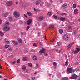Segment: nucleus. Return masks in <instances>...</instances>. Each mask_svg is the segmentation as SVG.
I'll use <instances>...</instances> for the list:
<instances>
[{
  "label": "nucleus",
  "mask_w": 80,
  "mask_h": 80,
  "mask_svg": "<svg viewBox=\"0 0 80 80\" xmlns=\"http://www.w3.org/2000/svg\"><path fill=\"white\" fill-rule=\"evenodd\" d=\"M13 15V16L15 18H18V17H20V13H19V12L17 11L14 12Z\"/></svg>",
  "instance_id": "f257e3e1"
},
{
  "label": "nucleus",
  "mask_w": 80,
  "mask_h": 80,
  "mask_svg": "<svg viewBox=\"0 0 80 80\" xmlns=\"http://www.w3.org/2000/svg\"><path fill=\"white\" fill-rule=\"evenodd\" d=\"M62 38L65 41H68L69 39L68 36L67 34H65L62 37Z\"/></svg>",
  "instance_id": "f03ea898"
},
{
  "label": "nucleus",
  "mask_w": 80,
  "mask_h": 80,
  "mask_svg": "<svg viewBox=\"0 0 80 80\" xmlns=\"http://www.w3.org/2000/svg\"><path fill=\"white\" fill-rule=\"evenodd\" d=\"M78 76L75 74H73L72 76L70 77L71 79H76L77 78Z\"/></svg>",
  "instance_id": "7ed1b4c3"
},
{
  "label": "nucleus",
  "mask_w": 80,
  "mask_h": 80,
  "mask_svg": "<svg viewBox=\"0 0 80 80\" xmlns=\"http://www.w3.org/2000/svg\"><path fill=\"white\" fill-rule=\"evenodd\" d=\"M13 4V2L12 1H8L7 2L6 4L7 6H11Z\"/></svg>",
  "instance_id": "20e7f679"
},
{
  "label": "nucleus",
  "mask_w": 80,
  "mask_h": 80,
  "mask_svg": "<svg viewBox=\"0 0 80 80\" xmlns=\"http://www.w3.org/2000/svg\"><path fill=\"white\" fill-rule=\"evenodd\" d=\"M67 71L69 73H72L73 72H74V70L70 68H67Z\"/></svg>",
  "instance_id": "39448f33"
},
{
  "label": "nucleus",
  "mask_w": 80,
  "mask_h": 80,
  "mask_svg": "<svg viewBox=\"0 0 80 80\" xmlns=\"http://www.w3.org/2000/svg\"><path fill=\"white\" fill-rule=\"evenodd\" d=\"M3 30L4 31L6 32L7 31H8L10 30V27L5 26L3 28Z\"/></svg>",
  "instance_id": "423d86ee"
},
{
  "label": "nucleus",
  "mask_w": 80,
  "mask_h": 80,
  "mask_svg": "<svg viewBox=\"0 0 80 80\" xmlns=\"http://www.w3.org/2000/svg\"><path fill=\"white\" fill-rule=\"evenodd\" d=\"M46 52V49L44 48H42L41 49L40 51H39L40 53H45Z\"/></svg>",
  "instance_id": "0eeeda50"
},
{
  "label": "nucleus",
  "mask_w": 80,
  "mask_h": 80,
  "mask_svg": "<svg viewBox=\"0 0 80 80\" xmlns=\"http://www.w3.org/2000/svg\"><path fill=\"white\" fill-rule=\"evenodd\" d=\"M68 5L66 3H64L63 5H62V8H63V9H65V8H67Z\"/></svg>",
  "instance_id": "6e6552de"
},
{
  "label": "nucleus",
  "mask_w": 80,
  "mask_h": 80,
  "mask_svg": "<svg viewBox=\"0 0 80 80\" xmlns=\"http://www.w3.org/2000/svg\"><path fill=\"white\" fill-rule=\"evenodd\" d=\"M79 52H80V48H76V50L74 51V53H78Z\"/></svg>",
  "instance_id": "1a4fd4ad"
},
{
  "label": "nucleus",
  "mask_w": 80,
  "mask_h": 80,
  "mask_svg": "<svg viewBox=\"0 0 80 80\" xmlns=\"http://www.w3.org/2000/svg\"><path fill=\"white\" fill-rule=\"evenodd\" d=\"M9 13H10V12H7L6 13H5L4 14L3 16L5 17H8V15H9Z\"/></svg>",
  "instance_id": "9d476101"
},
{
  "label": "nucleus",
  "mask_w": 80,
  "mask_h": 80,
  "mask_svg": "<svg viewBox=\"0 0 80 80\" xmlns=\"http://www.w3.org/2000/svg\"><path fill=\"white\" fill-rule=\"evenodd\" d=\"M40 2H41V1H40V0H37L36 2L35 3L36 4V5H39Z\"/></svg>",
  "instance_id": "9b49d317"
},
{
  "label": "nucleus",
  "mask_w": 80,
  "mask_h": 80,
  "mask_svg": "<svg viewBox=\"0 0 80 80\" xmlns=\"http://www.w3.org/2000/svg\"><path fill=\"white\" fill-rule=\"evenodd\" d=\"M22 69L23 71H25V70H26V66L25 65H23L22 67Z\"/></svg>",
  "instance_id": "f8f14e48"
},
{
  "label": "nucleus",
  "mask_w": 80,
  "mask_h": 80,
  "mask_svg": "<svg viewBox=\"0 0 80 80\" xmlns=\"http://www.w3.org/2000/svg\"><path fill=\"white\" fill-rule=\"evenodd\" d=\"M53 28H54V25H50L49 26V28H50V29H51V30L53 29Z\"/></svg>",
  "instance_id": "ddd939ff"
},
{
  "label": "nucleus",
  "mask_w": 80,
  "mask_h": 80,
  "mask_svg": "<svg viewBox=\"0 0 80 80\" xmlns=\"http://www.w3.org/2000/svg\"><path fill=\"white\" fill-rule=\"evenodd\" d=\"M74 12L75 14H78V10L77 9H75Z\"/></svg>",
  "instance_id": "4468645a"
},
{
  "label": "nucleus",
  "mask_w": 80,
  "mask_h": 80,
  "mask_svg": "<svg viewBox=\"0 0 80 80\" xmlns=\"http://www.w3.org/2000/svg\"><path fill=\"white\" fill-rule=\"evenodd\" d=\"M12 43L15 45H18V42H15V41H12Z\"/></svg>",
  "instance_id": "2eb2a0df"
},
{
  "label": "nucleus",
  "mask_w": 80,
  "mask_h": 80,
  "mask_svg": "<svg viewBox=\"0 0 80 80\" xmlns=\"http://www.w3.org/2000/svg\"><path fill=\"white\" fill-rule=\"evenodd\" d=\"M32 22V20H28V21L27 22V24L28 25H30L31 24V23Z\"/></svg>",
  "instance_id": "dca6fc26"
},
{
  "label": "nucleus",
  "mask_w": 80,
  "mask_h": 80,
  "mask_svg": "<svg viewBox=\"0 0 80 80\" xmlns=\"http://www.w3.org/2000/svg\"><path fill=\"white\" fill-rule=\"evenodd\" d=\"M72 27L71 26H69L68 28V30H71V31H72Z\"/></svg>",
  "instance_id": "f3484780"
},
{
  "label": "nucleus",
  "mask_w": 80,
  "mask_h": 80,
  "mask_svg": "<svg viewBox=\"0 0 80 80\" xmlns=\"http://www.w3.org/2000/svg\"><path fill=\"white\" fill-rule=\"evenodd\" d=\"M33 60H37V57L34 55L33 56Z\"/></svg>",
  "instance_id": "a211bd4d"
},
{
  "label": "nucleus",
  "mask_w": 80,
  "mask_h": 80,
  "mask_svg": "<svg viewBox=\"0 0 80 80\" xmlns=\"http://www.w3.org/2000/svg\"><path fill=\"white\" fill-rule=\"evenodd\" d=\"M59 20H65V18L61 17L59 18Z\"/></svg>",
  "instance_id": "6ab92c4d"
},
{
  "label": "nucleus",
  "mask_w": 80,
  "mask_h": 80,
  "mask_svg": "<svg viewBox=\"0 0 80 80\" xmlns=\"http://www.w3.org/2000/svg\"><path fill=\"white\" fill-rule=\"evenodd\" d=\"M27 59H28V57H24L23 58V60L24 61H26V60H27Z\"/></svg>",
  "instance_id": "aec40b11"
},
{
  "label": "nucleus",
  "mask_w": 80,
  "mask_h": 80,
  "mask_svg": "<svg viewBox=\"0 0 80 80\" xmlns=\"http://www.w3.org/2000/svg\"><path fill=\"white\" fill-rule=\"evenodd\" d=\"M10 46L7 44H6L5 45V48H9Z\"/></svg>",
  "instance_id": "412c9836"
},
{
  "label": "nucleus",
  "mask_w": 80,
  "mask_h": 80,
  "mask_svg": "<svg viewBox=\"0 0 80 80\" xmlns=\"http://www.w3.org/2000/svg\"><path fill=\"white\" fill-rule=\"evenodd\" d=\"M59 32L60 34H62V33H63V30L62 29H59Z\"/></svg>",
  "instance_id": "4be33fe9"
},
{
  "label": "nucleus",
  "mask_w": 80,
  "mask_h": 80,
  "mask_svg": "<svg viewBox=\"0 0 80 80\" xmlns=\"http://www.w3.org/2000/svg\"><path fill=\"white\" fill-rule=\"evenodd\" d=\"M43 18H44L43 17L41 16L39 17V19L40 20H43Z\"/></svg>",
  "instance_id": "5701e85b"
},
{
  "label": "nucleus",
  "mask_w": 80,
  "mask_h": 80,
  "mask_svg": "<svg viewBox=\"0 0 80 80\" xmlns=\"http://www.w3.org/2000/svg\"><path fill=\"white\" fill-rule=\"evenodd\" d=\"M9 20H13V18L12 17V16H9Z\"/></svg>",
  "instance_id": "b1692460"
},
{
  "label": "nucleus",
  "mask_w": 80,
  "mask_h": 80,
  "mask_svg": "<svg viewBox=\"0 0 80 80\" xmlns=\"http://www.w3.org/2000/svg\"><path fill=\"white\" fill-rule=\"evenodd\" d=\"M27 14H28V15L29 16H32V14L30 12H28L27 13Z\"/></svg>",
  "instance_id": "393cba45"
},
{
  "label": "nucleus",
  "mask_w": 80,
  "mask_h": 80,
  "mask_svg": "<svg viewBox=\"0 0 80 80\" xmlns=\"http://www.w3.org/2000/svg\"><path fill=\"white\" fill-rule=\"evenodd\" d=\"M73 45V44L72 43H70L69 44V45L68 46V48H71V46H72Z\"/></svg>",
  "instance_id": "a878e982"
},
{
  "label": "nucleus",
  "mask_w": 80,
  "mask_h": 80,
  "mask_svg": "<svg viewBox=\"0 0 80 80\" xmlns=\"http://www.w3.org/2000/svg\"><path fill=\"white\" fill-rule=\"evenodd\" d=\"M18 42L19 43H21L22 42V40L21 39H19L18 40Z\"/></svg>",
  "instance_id": "bb28decb"
},
{
  "label": "nucleus",
  "mask_w": 80,
  "mask_h": 80,
  "mask_svg": "<svg viewBox=\"0 0 80 80\" xmlns=\"http://www.w3.org/2000/svg\"><path fill=\"white\" fill-rule=\"evenodd\" d=\"M53 18H55V19H57V18H58V16H57L54 15H53Z\"/></svg>",
  "instance_id": "cd10ccee"
},
{
  "label": "nucleus",
  "mask_w": 80,
  "mask_h": 80,
  "mask_svg": "<svg viewBox=\"0 0 80 80\" xmlns=\"http://www.w3.org/2000/svg\"><path fill=\"white\" fill-rule=\"evenodd\" d=\"M68 65V61H66L65 62V65H66V66H67Z\"/></svg>",
  "instance_id": "c85d7f7f"
},
{
  "label": "nucleus",
  "mask_w": 80,
  "mask_h": 80,
  "mask_svg": "<svg viewBox=\"0 0 80 80\" xmlns=\"http://www.w3.org/2000/svg\"><path fill=\"white\" fill-rule=\"evenodd\" d=\"M76 4H74L72 6L73 8V9L75 8H76Z\"/></svg>",
  "instance_id": "c756f323"
},
{
  "label": "nucleus",
  "mask_w": 80,
  "mask_h": 80,
  "mask_svg": "<svg viewBox=\"0 0 80 80\" xmlns=\"http://www.w3.org/2000/svg\"><path fill=\"white\" fill-rule=\"evenodd\" d=\"M34 10L36 12H40V10H38L37 9H35V8L34 9Z\"/></svg>",
  "instance_id": "7c9ffc66"
},
{
  "label": "nucleus",
  "mask_w": 80,
  "mask_h": 80,
  "mask_svg": "<svg viewBox=\"0 0 80 80\" xmlns=\"http://www.w3.org/2000/svg\"><path fill=\"white\" fill-rule=\"evenodd\" d=\"M48 15L49 16V17H50V16H51L52 15V12H49L48 13Z\"/></svg>",
  "instance_id": "2f4dec72"
},
{
  "label": "nucleus",
  "mask_w": 80,
  "mask_h": 80,
  "mask_svg": "<svg viewBox=\"0 0 80 80\" xmlns=\"http://www.w3.org/2000/svg\"><path fill=\"white\" fill-rule=\"evenodd\" d=\"M28 65L29 67H32V63H31V62L28 63Z\"/></svg>",
  "instance_id": "473e14b6"
},
{
  "label": "nucleus",
  "mask_w": 80,
  "mask_h": 80,
  "mask_svg": "<svg viewBox=\"0 0 80 80\" xmlns=\"http://www.w3.org/2000/svg\"><path fill=\"white\" fill-rule=\"evenodd\" d=\"M68 80V79L67 77L64 78L62 79V80Z\"/></svg>",
  "instance_id": "72a5a7b5"
},
{
  "label": "nucleus",
  "mask_w": 80,
  "mask_h": 80,
  "mask_svg": "<svg viewBox=\"0 0 80 80\" xmlns=\"http://www.w3.org/2000/svg\"><path fill=\"white\" fill-rule=\"evenodd\" d=\"M56 52H58V53H60V52H61V50H56Z\"/></svg>",
  "instance_id": "f704fd0d"
},
{
  "label": "nucleus",
  "mask_w": 80,
  "mask_h": 80,
  "mask_svg": "<svg viewBox=\"0 0 80 80\" xmlns=\"http://www.w3.org/2000/svg\"><path fill=\"white\" fill-rule=\"evenodd\" d=\"M42 25L43 26V27H45L46 26H47V24L46 23H43Z\"/></svg>",
  "instance_id": "c9c22d12"
},
{
  "label": "nucleus",
  "mask_w": 80,
  "mask_h": 80,
  "mask_svg": "<svg viewBox=\"0 0 80 80\" xmlns=\"http://www.w3.org/2000/svg\"><path fill=\"white\" fill-rule=\"evenodd\" d=\"M53 65L54 66H56L57 65V62H54L53 63Z\"/></svg>",
  "instance_id": "e433bc0d"
},
{
  "label": "nucleus",
  "mask_w": 80,
  "mask_h": 80,
  "mask_svg": "<svg viewBox=\"0 0 80 80\" xmlns=\"http://www.w3.org/2000/svg\"><path fill=\"white\" fill-rule=\"evenodd\" d=\"M18 63H20V60L18 59L17 62Z\"/></svg>",
  "instance_id": "4c0bfd02"
},
{
  "label": "nucleus",
  "mask_w": 80,
  "mask_h": 80,
  "mask_svg": "<svg viewBox=\"0 0 80 80\" xmlns=\"http://www.w3.org/2000/svg\"><path fill=\"white\" fill-rule=\"evenodd\" d=\"M61 15H65V16H66V15H67V14H65V13H61Z\"/></svg>",
  "instance_id": "58836bf2"
},
{
  "label": "nucleus",
  "mask_w": 80,
  "mask_h": 80,
  "mask_svg": "<svg viewBox=\"0 0 80 80\" xmlns=\"http://www.w3.org/2000/svg\"><path fill=\"white\" fill-rule=\"evenodd\" d=\"M29 28H30V26H28L27 28V29H26L27 31H28V29H29Z\"/></svg>",
  "instance_id": "ea45409f"
},
{
  "label": "nucleus",
  "mask_w": 80,
  "mask_h": 80,
  "mask_svg": "<svg viewBox=\"0 0 80 80\" xmlns=\"http://www.w3.org/2000/svg\"><path fill=\"white\" fill-rule=\"evenodd\" d=\"M5 25H9V22H7L5 23Z\"/></svg>",
  "instance_id": "a19ab883"
},
{
  "label": "nucleus",
  "mask_w": 80,
  "mask_h": 80,
  "mask_svg": "<svg viewBox=\"0 0 80 80\" xmlns=\"http://www.w3.org/2000/svg\"><path fill=\"white\" fill-rule=\"evenodd\" d=\"M0 35H1V36H3V33H2V32L0 31Z\"/></svg>",
  "instance_id": "79ce46f5"
},
{
  "label": "nucleus",
  "mask_w": 80,
  "mask_h": 80,
  "mask_svg": "<svg viewBox=\"0 0 80 80\" xmlns=\"http://www.w3.org/2000/svg\"><path fill=\"white\" fill-rule=\"evenodd\" d=\"M6 43H7V44H10V41H9L8 40V41H7L6 42Z\"/></svg>",
  "instance_id": "37998d69"
},
{
  "label": "nucleus",
  "mask_w": 80,
  "mask_h": 80,
  "mask_svg": "<svg viewBox=\"0 0 80 80\" xmlns=\"http://www.w3.org/2000/svg\"><path fill=\"white\" fill-rule=\"evenodd\" d=\"M8 50H9V51H12V48H9L8 49Z\"/></svg>",
  "instance_id": "c03bdc74"
},
{
  "label": "nucleus",
  "mask_w": 80,
  "mask_h": 80,
  "mask_svg": "<svg viewBox=\"0 0 80 80\" xmlns=\"http://www.w3.org/2000/svg\"><path fill=\"white\" fill-rule=\"evenodd\" d=\"M57 45H58V46H60V45H61V44L59 42H58V43Z\"/></svg>",
  "instance_id": "a18cd8bd"
},
{
  "label": "nucleus",
  "mask_w": 80,
  "mask_h": 80,
  "mask_svg": "<svg viewBox=\"0 0 80 80\" xmlns=\"http://www.w3.org/2000/svg\"><path fill=\"white\" fill-rule=\"evenodd\" d=\"M35 78L34 77H31V79H32V80H34V79Z\"/></svg>",
  "instance_id": "49530a36"
},
{
  "label": "nucleus",
  "mask_w": 80,
  "mask_h": 80,
  "mask_svg": "<svg viewBox=\"0 0 80 80\" xmlns=\"http://www.w3.org/2000/svg\"><path fill=\"white\" fill-rule=\"evenodd\" d=\"M15 63H16V61H14L12 63V64L13 65H14V64H15Z\"/></svg>",
  "instance_id": "de8ad7c7"
},
{
  "label": "nucleus",
  "mask_w": 80,
  "mask_h": 80,
  "mask_svg": "<svg viewBox=\"0 0 80 80\" xmlns=\"http://www.w3.org/2000/svg\"><path fill=\"white\" fill-rule=\"evenodd\" d=\"M20 24H22V23H23V22L22 21H20Z\"/></svg>",
  "instance_id": "09e8293b"
},
{
  "label": "nucleus",
  "mask_w": 80,
  "mask_h": 80,
  "mask_svg": "<svg viewBox=\"0 0 80 80\" xmlns=\"http://www.w3.org/2000/svg\"><path fill=\"white\" fill-rule=\"evenodd\" d=\"M4 41H5V42H7V41H8V39L5 38V39H4Z\"/></svg>",
  "instance_id": "8fccbe9b"
},
{
  "label": "nucleus",
  "mask_w": 80,
  "mask_h": 80,
  "mask_svg": "<svg viewBox=\"0 0 80 80\" xmlns=\"http://www.w3.org/2000/svg\"><path fill=\"white\" fill-rule=\"evenodd\" d=\"M33 46H34V47H37V44L35 43H34L33 44Z\"/></svg>",
  "instance_id": "3c124183"
},
{
  "label": "nucleus",
  "mask_w": 80,
  "mask_h": 80,
  "mask_svg": "<svg viewBox=\"0 0 80 80\" xmlns=\"http://www.w3.org/2000/svg\"><path fill=\"white\" fill-rule=\"evenodd\" d=\"M44 55H45V56H48V54H47V53H45L44 54Z\"/></svg>",
  "instance_id": "603ef678"
},
{
  "label": "nucleus",
  "mask_w": 80,
  "mask_h": 80,
  "mask_svg": "<svg viewBox=\"0 0 80 80\" xmlns=\"http://www.w3.org/2000/svg\"><path fill=\"white\" fill-rule=\"evenodd\" d=\"M60 3H62L63 2V0H60Z\"/></svg>",
  "instance_id": "864d4df0"
},
{
  "label": "nucleus",
  "mask_w": 80,
  "mask_h": 80,
  "mask_svg": "<svg viewBox=\"0 0 80 80\" xmlns=\"http://www.w3.org/2000/svg\"><path fill=\"white\" fill-rule=\"evenodd\" d=\"M15 3L17 5H18V2H16Z\"/></svg>",
  "instance_id": "5fc2aeb1"
},
{
  "label": "nucleus",
  "mask_w": 80,
  "mask_h": 80,
  "mask_svg": "<svg viewBox=\"0 0 80 80\" xmlns=\"http://www.w3.org/2000/svg\"><path fill=\"white\" fill-rule=\"evenodd\" d=\"M47 5H48V6L49 7H50V4L49 3L47 4Z\"/></svg>",
  "instance_id": "6e6d98bb"
},
{
  "label": "nucleus",
  "mask_w": 80,
  "mask_h": 80,
  "mask_svg": "<svg viewBox=\"0 0 80 80\" xmlns=\"http://www.w3.org/2000/svg\"><path fill=\"white\" fill-rule=\"evenodd\" d=\"M54 42H55V40H53V41L51 42L52 43H53Z\"/></svg>",
  "instance_id": "4d7b16f0"
},
{
  "label": "nucleus",
  "mask_w": 80,
  "mask_h": 80,
  "mask_svg": "<svg viewBox=\"0 0 80 80\" xmlns=\"http://www.w3.org/2000/svg\"><path fill=\"white\" fill-rule=\"evenodd\" d=\"M24 15L25 16V17H26V18H27V15H26L25 14H24Z\"/></svg>",
  "instance_id": "13d9d810"
},
{
  "label": "nucleus",
  "mask_w": 80,
  "mask_h": 80,
  "mask_svg": "<svg viewBox=\"0 0 80 80\" xmlns=\"http://www.w3.org/2000/svg\"><path fill=\"white\" fill-rule=\"evenodd\" d=\"M37 25H40V23H39L38 22H37Z\"/></svg>",
  "instance_id": "bf43d9fd"
},
{
  "label": "nucleus",
  "mask_w": 80,
  "mask_h": 80,
  "mask_svg": "<svg viewBox=\"0 0 80 80\" xmlns=\"http://www.w3.org/2000/svg\"><path fill=\"white\" fill-rule=\"evenodd\" d=\"M26 72H27V73H28V70L27 69Z\"/></svg>",
  "instance_id": "052dcab7"
},
{
  "label": "nucleus",
  "mask_w": 80,
  "mask_h": 80,
  "mask_svg": "<svg viewBox=\"0 0 80 80\" xmlns=\"http://www.w3.org/2000/svg\"><path fill=\"white\" fill-rule=\"evenodd\" d=\"M78 80H80V76L78 78Z\"/></svg>",
  "instance_id": "680f3d73"
},
{
  "label": "nucleus",
  "mask_w": 80,
  "mask_h": 80,
  "mask_svg": "<svg viewBox=\"0 0 80 80\" xmlns=\"http://www.w3.org/2000/svg\"><path fill=\"white\" fill-rule=\"evenodd\" d=\"M2 20H0V25L2 23Z\"/></svg>",
  "instance_id": "e2e57ef3"
},
{
  "label": "nucleus",
  "mask_w": 80,
  "mask_h": 80,
  "mask_svg": "<svg viewBox=\"0 0 80 80\" xmlns=\"http://www.w3.org/2000/svg\"><path fill=\"white\" fill-rule=\"evenodd\" d=\"M75 65H77V64H78V62H75Z\"/></svg>",
  "instance_id": "0e129e2a"
},
{
  "label": "nucleus",
  "mask_w": 80,
  "mask_h": 80,
  "mask_svg": "<svg viewBox=\"0 0 80 80\" xmlns=\"http://www.w3.org/2000/svg\"><path fill=\"white\" fill-rule=\"evenodd\" d=\"M52 2H53L52 1V0H51L50 1V3H52Z\"/></svg>",
  "instance_id": "69168bd1"
},
{
  "label": "nucleus",
  "mask_w": 80,
  "mask_h": 80,
  "mask_svg": "<svg viewBox=\"0 0 80 80\" xmlns=\"http://www.w3.org/2000/svg\"><path fill=\"white\" fill-rule=\"evenodd\" d=\"M38 35H40V32H38Z\"/></svg>",
  "instance_id": "338daca9"
},
{
  "label": "nucleus",
  "mask_w": 80,
  "mask_h": 80,
  "mask_svg": "<svg viewBox=\"0 0 80 80\" xmlns=\"http://www.w3.org/2000/svg\"><path fill=\"white\" fill-rule=\"evenodd\" d=\"M37 72H35L34 73V74H37Z\"/></svg>",
  "instance_id": "774afa93"
}]
</instances>
